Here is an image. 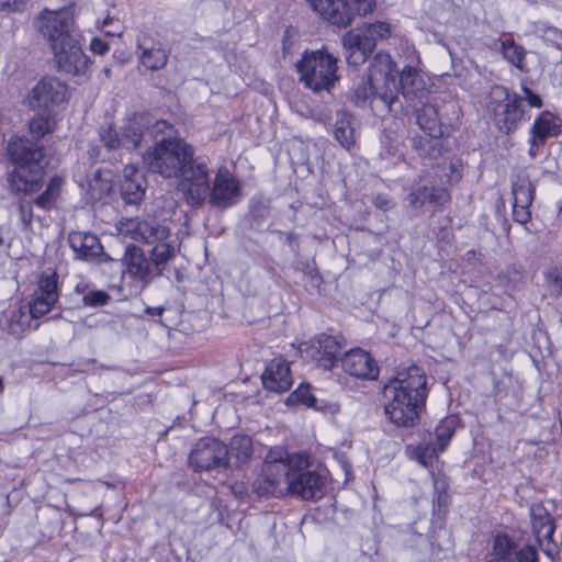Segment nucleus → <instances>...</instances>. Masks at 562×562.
Returning a JSON list of instances; mask_svg holds the SVG:
<instances>
[{
  "label": "nucleus",
  "instance_id": "1",
  "mask_svg": "<svg viewBox=\"0 0 562 562\" xmlns=\"http://www.w3.org/2000/svg\"><path fill=\"white\" fill-rule=\"evenodd\" d=\"M148 168L166 179L178 180V189L192 207H201L210 194L211 170L203 157H195L194 147L184 140L161 142L146 156Z\"/></svg>",
  "mask_w": 562,
  "mask_h": 562
},
{
  "label": "nucleus",
  "instance_id": "2",
  "mask_svg": "<svg viewBox=\"0 0 562 562\" xmlns=\"http://www.w3.org/2000/svg\"><path fill=\"white\" fill-rule=\"evenodd\" d=\"M384 413L397 427H414L427 398V376L417 366L401 370L383 389Z\"/></svg>",
  "mask_w": 562,
  "mask_h": 562
},
{
  "label": "nucleus",
  "instance_id": "3",
  "mask_svg": "<svg viewBox=\"0 0 562 562\" xmlns=\"http://www.w3.org/2000/svg\"><path fill=\"white\" fill-rule=\"evenodd\" d=\"M369 77L351 93L349 100L356 106L370 104L374 114L392 113L398 115L403 103L398 98L397 70L387 53L374 55L369 67Z\"/></svg>",
  "mask_w": 562,
  "mask_h": 562
},
{
  "label": "nucleus",
  "instance_id": "4",
  "mask_svg": "<svg viewBox=\"0 0 562 562\" xmlns=\"http://www.w3.org/2000/svg\"><path fill=\"white\" fill-rule=\"evenodd\" d=\"M8 158L13 168L8 172L7 182L13 194L31 195L43 188L48 160L38 140L12 138L8 144Z\"/></svg>",
  "mask_w": 562,
  "mask_h": 562
},
{
  "label": "nucleus",
  "instance_id": "5",
  "mask_svg": "<svg viewBox=\"0 0 562 562\" xmlns=\"http://www.w3.org/2000/svg\"><path fill=\"white\" fill-rule=\"evenodd\" d=\"M290 457L282 449L270 450L266 457L261 473L252 483V491L259 497H282L289 494L291 481Z\"/></svg>",
  "mask_w": 562,
  "mask_h": 562
},
{
  "label": "nucleus",
  "instance_id": "6",
  "mask_svg": "<svg viewBox=\"0 0 562 562\" xmlns=\"http://www.w3.org/2000/svg\"><path fill=\"white\" fill-rule=\"evenodd\" d=\"M295 66L300 81L316 93L329 92L338 80L337 58L327 52H305Z\"/></svg>",
  "mask_w": 562,
  "mask_h": 562
},
{
  "label": "nucleus",
  "instance_id": "7",
  "mask_svg": "<svg viewBox=\"0 0 562 562\" xmlns=\"http://www.w3.org/2000/svg\"><path fill=\"white\" fill-rule=\"evenodd\" d=\"M310 457L305 453H293L290 457L291 481L289 494L304 501H315L324 496L327 479L316 470H310Z\"/></svg>",
  "mask_w": 562,
  "mask_h": 562
},
{
  "label": "nucleus",
  "instance_id": "8",
  "mask_svg": "<svg viewBox=\"0 0 562 562\" xmlns=\"http://www.w3.org/2000/svg\"><path fill=\"white\" fill-rule=\"evenodd\" d=\"M147 113H135L116 131L112 125L101 126L99 136L104 146L110 149L125 148L134 150L146 144Z\"/></svg>",
  "mask_w": 562,
  "mask_h": 562
},
{
  "label": "nucleus",
  "instance_id": "9",
  "mask_svg": "<svg viewBox=\"0 0 562 562\" xmlns=\"http://www.w3.org/2000/svg\"><path fill=\"white\" fill-rule=\"evenodd\" d=\"M35 27L48 41L50 48L59 47L78 37L75 20L68 8L43 10L35 19Z\"/></svg>",
  "mask_w": 562,
  "mask_h": 562
},
{
  "label": "nucleus",
  "instance_id": "10",
  "mask_svg": "<svg viewBox=\"0 0 562 562\" xmlns=\"http://www.w3.org/2000/svg\"><path fill=\"white\" fill-rule=\"evenodd\" d=\"M312 9L330 24L347 27L357 15L373 11L375 0H307Z\"/></svg>",
  "mask_w": 562,
  "mask_h": 562
},
{
  "label": "nucleus",
  "instance_id": "11",
  "mask_svg": "<svg viewBox=\"0 0 562 562\" xmlns=\"http://www.w3.org/2000/svg\"><path fill=\"white\" fill-rule=\"evenodd\" d=\"M521 98L512 94L502 86H495L490 93V109L494 114L496 126L501 132L509 134L515 131L522 119Z\"/></svg>",
  "mask_w": 562,
  "mask_h": 562
},
{
  "label": "nucleus",
  "instance_id": "12",
  "mask_svg": "<svg viewBox=\"0 0 562 562\" xmlns=\"http://www.w3.org/2000/svg\"><path fill=\"white\" fill-rule=\"evenodd\" d=\"M189 464L195 471L225 469L228 467V448L216 438H201L191 449Z\"/></svg>",
  "mask_w": 562,
  "mask_h": 562
},
{
  "label": "nucleus",
  "instance_id": "13",
  "mask_svg": "<svg viewBox=\"0 0 562 562\" xmlns=\"http://www.w3.org/2000/svg\"><path fill=\"white\" fill-rule=\"evenodd\" d=\"M67 86L59 79L48 77L40 80L29 93V106L36 112H50L67 100Z\"/></svg>",
  "mask_w": 562,
  "mask_h": 562
},
{
  "label": "nucleus",
  "instance_id": "14",
  "mask_svg": "<svg viewBox=\"0 0 562 562\" xmlns=\"http://www.w3.org/2000/svg\"><path fill=\"white\" fill-rule=\"evenodd\" d=\"M240 198L239 182L226 168L218 169L213 180L211 179L206 201L214 207L227 209L237 204Z\"/></svg>",
  "mask_w": 562,
  "mask_h": 562
},
{
  "label": "nucleus",
  "instance_id": "15",
  "mask_svg": "<svg viewBox=\"0 0 562 562\" xmlns=\"http://www.w3.org/2000/svg\"><path fill=\"white\" fill-rule=\"evenodd\" d=\"M342 345L338 338L326 334H321L311 341L301 346V351L305 352L319 368L330 370L338 361V356Z\"/></svg>",
  "mask_w": 562,
  "mask_h": 562
},
{
  "label": "nucleus",
  "instance_id": "16",
  "mask_svg": "<svg viewBox=\"0 0 562 562\" xmlns=\"http://www.w3.org/2000/svg\"><path fill=\"white\" fill-rule=\"evenodd\" d=\"M493 554L488 562H538V552L535 547H520L507 535L495 537Z\"/></svg>",
  "mask_w": 562,
  "mask_h": 562
},
{
  "label": "nucleus",
  "instance_id": "17",
  "mask_svg": "<svg viewBox=\"0 0 562 562\" xmlns=\"http://www.w3.org/2000/svg\"><path fill=\"white\" fill-rule=\"evenodd\" d=\"M57 284L58 277L55 272L42 274L37 290L30 302V313L33 318L46 315L57 303L59 297Z\"/></svg>",
  "mask_w": 562,
  "mask_h": 562
},
{
  "label": "nucleus",
  "instance_id": "18",
  "mask_svg": "<svg viewBox=\"0 0 562 562\" xmlns=\"http://www.w3.org/2000/svg\"><path fill=\"white\" fill-rule=\"evenodd\" d=\"M52 50L60 71L68 75H83L87 71L89 59L83 54L78 37L71 40V43L59 45Z\"/></svg>",
  "mask_w": 562,
  "mask_h": 562
},
{
  "label": "nucleus",
  "instance_id": "19",
  "mask_svg": "<svg viewBox=\"0 0 562 562\" xmlns=\"http://www.w3.org/2000/svg\"><path fill=\"white\" fill-rule=\"evenodd\" d=\"M122 234L145 244H155L169 237V229L155 220H128L121 224Z\"/></svg>",
  "mask_w": 562,
  "mask_h": 562
},
{
  "label": "nucleus",
  "instance_id": "20",
  "mask_svg": "<svg viewBox=\"0 0 562 562\" xmlns=\"http://www.w3.org/2000/svg\"><path fill=\"white\" fill-rule=\"evenodd\" d=\"M416 117V124L425 132L426 135L432 138H440L443 134L441 123L438 117V112L430 98L426 102H416L413 104L403 105V111L398 114L407 115L409 112Z\"/></svg>",
  "mask_w": 562,
  "mask_h": 562
},
{
  "label": "nucleus",
  "instance_id": "21",
  "mask_svg": "<svg viewBox=\"0 0 562 562\" xmlns=\"http://www.w3.org/2000/svg\"><path fill=\"white\" fill-rule=\"evenodd\" d=\"M341 367L348 374L363 380H374L379 367L371 355L360 348L351 349L341 358Z\"/></svg>",
  "mask_w": 562,
  "mask_h": 562
},
{
  "label": "nucleus",
  "instance_id": "22",
  "mask_svg": "<svg viewBox=\"0 0 562 562\" xmlns=\"http://www.w3.org/2000/svg\"><path fill=\"white\" fill-rule=\"evenodd\" d=\"M391 34V25L386 22H374L360 29L347 32L344 42L356 45L363 50H374L379 40H384Z\"/></svg>",
  "mask_w": 562,
  "mask_h": 562
},
{
  "label": "nucleus",
  "instance_id": "23",
  "mask_svg": "<svg viewBox=\"0 0 562 562\" xmlns=\"http://www.w3.org/2000/svg\"><path fill=\"white\" fill-rule=\"evenodd\" d=\"M147 181L145 175L134 165H127L123 169L120 193L126 204H138L146 192Z\"/></svg>",
  "mask_w": 562,
  "mask_h": 562
},
{
  "label": "nucleus",
  "instance_id": "24",
  "mask_svg": "<svg viewBox=\"0 0 562 562\" xmlns=\"http://www.w3.org/2000/svg\"><path fill=\"white\" fill-rule=\"evenodd\" d=\"M266 390L284 393L292 386L293 380L289 362L283 358L272 359L261 376Z\"/></svg>",
  "mask_w": 562,
  "mask_h": 562
},
{
  "label": "nucleus",
  "instance_id": "25",
  "mask_svg": "<svg viewBox=\"0 0 562 562\" xmlns=\"http://www.w3.org/2000/svg\"><path fill=\"white\" fill-rule=\"evenodd\" d=\"M400 86L402 97L407 104L426 102V99L430 98L423 75L414 67L407 66L402 70Z\"/></svg>",
  "mask_w": 562,
  "mask_h": 562
},
{
  "label": "nucleus",
  "instance_id": "26",
  "mask_svg": "<svg viewBox=\"0 0 562 562\" xmlns=\"http://www.w3.org/2000/svg\"><path fill=\"white\" fill-rule=\"evenodd\" d=\"M68 241L78 259L89 260L98 257L102 251L99 238L91 233L71 232Z\"/></svg>",
  "mask_w": 562,
  "mask_h": 562
},
{
  "label": "nucleus",
  "instance_id": "27",
  "mask_svg": "<svg viewBox=\"0 0 562 562\" xmlns=\"http://www.w3.org/2000/svg\"><path fill=\"white\" fill-rule=\"evenodd\" d=\"M408 204L415 209L422 207L426 202L442 206L450 201V194L443 188L424 184L413 190L407 196Z\"/></svg>",
  "mask_w": 562,
  "mask_h": 562
},
{
  "label": "nucleus",
  "instance_id": "28",
  "mask_svg": "<svg viewBox=\"0 0 562 562\" xmlns=\"http://www.w3.org/2000/svg\"><path fill=\"white\" fill-rule=\"evenodd\" d=\"M148 125L146 126V144L154 142L155 146L150 147L143 156L144 162L146 164V156L153 151H156L161 142L168 140H181L180 138L173 137V125L165 120H155L150 114L147 113Z\"/></svg>",
  "mask_w": 562,
  "mask_h": 562
},
{
  "label": "nucleus",
  "instance_id": "29",
  "mask_svg": "<svg viewBox=\"0 0 562 562\" xmlns=\"http://www.w3.org/2000/svg\"><path fill=\"white\" fill-rule=\"evenodd\" d=\"M127 272L135 279L145 283L151 280V269L143 250L136 246H128L123 258Z\"/></svg>",
  "mask_w": 562,
  "mask_h": 562
},
{
  "label": "nucleus",
  "instance_id": "30",
  "mask_svg": "<svg viewBox=\"0 0 562 562\" xmlns=\"http://www.w3.org/2000/svg\"><path fill=\"white\" fill-rule=\"evenodd\" d=\"M355 122L353 115L346 111H339L336 114L334 137L347 150H351L357 144Z\"/></svg>",
  "mask_w": 562,
  "mask_h": 562
},
{
  "label": "nucleus",
  "instance_id": "31",
  "mask_svg": "<svg viewBox=\"0 0 562 562\" xmlns=\"http://www.w3.org/2000/svg\"><path fill=\"white\" fill-rule=\"evenodd\" d=\"M496 49L502 54L503 58L519 69L521 72H529L527 64V55L529 54L521 45L517 44L512 37L506 36L498 41Z\"/></svg>",
  "mask_w": 562,
  "mask_h": 562
},
{
  "label": "nucleus",
  "instance_id": "32",
  "mask_svg": "<svg viewBox=\"0 0 562 562\" xmlns=\"http://www.w3.org/2000/svg\"><path fill=\"white\" fill-rule=\"evenodd\" d=\"M453 435V429L451 423L448 420H442L435 430L436 441L434 443V448L430 451L428 447L419 446L417 448L418 461L427 465L426 458H431L432 453L442 452L450 442V439Z\"/></svg>",
  "mask_w": 562,
  "mask_h": 562
},
{
  "label": "nucleus",
  "instance_id": "33",
  "mask_svg": "<svg viewBox=\"0 0 562 562\" xmlns=\"http://www.w3.org/2000/svg\"><path fill=\"white\" fill-rule=\"evenodd\" d=\"M532 531L541 544L542 539H552L555 526L549 513L540 505L530 509Z\"/></svg>",
  "mask_w": 562,
  "mask_h": 562
},
{
  "label": "nucleus",
  "instance_id": "34",
  "mask_svg": "<svg viewBox=\"0 0 562 562\" xmlns=\"http://www.w3.org/2000/svg\"><path fill=\"white\" fill-rule=\"evenodd\" d=\"M65 180L60 176L50 178L45 190L33 200L34 204L44 211L56 207Z\"/></svg>",
  "mask_w": 562,
  "mask_h": 562
},
{
  "label": "nucleus",
  "instance_id": "35",
  "mask_svg": "<svg viewBox=\"0 0 562 562\" xmlns=\"http://www.w3.org/2000/svg\"><path fill=\"white\" fill-rule=\"evenodd\" d=\"M559 124L554 115L549 112H542L533 122L531 126V135L539 139L540 144H544L550 137L558 134Z\"/></svg>",
  "mask_w": 562,
  "mask_h": 562
},
{
  "label": "nucleus",
  "instance_id": "36",
  "mask_svg": "<svg viewBox=\"0 0 562 562\" xmlns=\"http://www.w3.org/2000/svg\"><path fill=\"white\" fill-rule=\"evenodd\" d=\"M137 48L142 50L140 63L150 70H158L162 68L168 60L166 50L161 47H148L137 38Z\"/></svg>",
  "mask_w": 562,
  "mask_h": 562
},
{
  "label": "nucleus",
  "instance_id": "37",
  "mask_svg": "<svg viewBox=\"0 0 562 562\" xmlns=\"http://www.w3.org/2000/svg\"><path fill=\"white\" fill-rule=\"evenodd\" d=\"M228 448V461L235 459V464L247 462L252 456V441L249 436H234Z\"/></svg>",
  "mask_w": 562,
  "mask_h": 562
},
{
  "label": "nucleus",
  "instance_id": "38",
  "mask_svg": "<svg viewBox=\"0 0 562 562\" xmlns=\"http://www.w3.org/2000/svg\"><path fill=\"white\" fill-rule=\"evenodd\" d=\"M55 127V116L54 113L50 112H37V115H35L29 123L30 133L37 139L53 133Z\"/></svg>",
  "mask_w": 562,
  "mask_h": 562
},
{
  "label": "nucleus",
  "instance_id": "39",
  "mask_svg": "<svg viewBox=\"0 0 562 562\" xmlns=\"http://www.w3.org/2000/svg\"><path fill=\"white\" fill-rule=\"evenodd\" d=\"M413 147L419 156L436 158L440 155L441 144L439 138L413 137Z\"/></svg>",
  "mask_w": 562,
  "mask_h": 562
},
{
  "label": "nucleus",
  "instance_id": "40",
  "mask_svg": "<svg viewBox=\"0 0 562 562\" xmlns=\"http://www.w3.org/2000/svg\"><path fill=\"white\" fill-rule=\"evenodd\" d=\"M535 187L525 178H519L513 183L514 204L531 205Z\"/></svg>",
  "mask_w": 562,
  "mask_h": 562
},
{
  "label": "nucleus",
  "instance_id": "41",
  "mask_svg": "<svg viewBox=\"0 0 562 562\" xmlns=\"http://www.w3.org/2000/svg\"><path fill=\"white\" fill-rule=\"evenodd\" d=\"M175 257V247L165 240L155 243L150 252V259L157 269Z\"/></svg>",
  "mask_w": 562,
  "mask_h": 562
},
{
  "label": "nucleus",
  "instance_id": "42",
  "mask_svg": "<svg viewBox=\"0 0 562 562\" xmlns=\"http://www.w3.org/2000/svg\"><path fill=\"white\" fill-rule=\"evenodd\" d=\"M286 403H301L308 407H315L316 398L311 393V386L308 384H301L295 391H293L289 395Z\"/></svg>",
  "mask_w": 562,
  "mask_h": 562
},
{
  "label": "nucleus",
  "instance_id": "43",
  "mask_svg": "<svg viewBox=\"0 0 562 562\" xmlns=\"http://www.w3.org/2000/svg\"><path fill=\"white\" fill-rule=\"evenodd\" d=\"M381 143L387 156L396 157L402 155V139L394 132L384 130Z\"/></svg>",
  "mask_w": 562,
  "mask_h": 562
},
{
  "label": "nucleus",
  "instance_id": "44",
  "mask_svg": "<svg viewBox=\"0 0 562 562\" xmlns=\"http://www.w3.org/2000/svg\"><path fill=\"white\" fill-rule=\"evenodd\" d=\"M111 296L103 290L91 289L82 296V303L87 307H100L110 301Z\"/></svg>",
  "mask_w": 562,
  "mask_h": 562
},
{
  "label": "nucleus",
  "instance_id": "45",
  "mask_svg": "<svg viewBox=\"0 0 562 562\" xmlns=\"http://www.w3.org/2000/svg\"><path fill=\"white\" fill-rule=\"evenodd\" d=\"M342 45L348 52L346 59L349 65L358 66L363 64L368 56L372 53V50H363L361 47L349 45L344 41Z\"/></svg>",
  "mask_w": 562,
  "mask_h": 562
},
{
  "label": "nucleus",
  "instance_id": "46",
  "mask_svg": "<svg viewBox=\"0 0 562 562\" xmlns=\"http://www.w3.org/2000/svg\"><path fill=\"white\" fill-rule=\"evenodd\" d=\"M34 201H21L19 203V217L24 226L29 227L33 221Z\"/></svg>",
  "mask_w": 562,
  "mask_h": 562
},
{
  "label": "nucleus",
  "instance_id": "47",
  "mask_svg": "<svg viewBox=\"0 0 562 562\" xmlns=\"http://www.w3.org/2000/svg\"><path fill=\"white\" fill-rule=\"evenodd\" d=\"M89 188L92 192V195H98L101 198L103 194L108 193L111 190V182L109 179H91L89 181Z\"/></svg>",
  "mask_w": 562,
  "mask_h": 562
},
{
  "label": "nucleus",
  "instance_id": "48",
  "mask_svg": "<svg viewBox=\"0 0 562 562\" xmlns=\"http://www.w3.org/2000/svg\"><path fill=\"white\" fill-rule=\"evenodd\" d=\"M513 216L517 223L526 224L531 216L530 205L513 204Z\"/></svg>",
  "mask_w": 562,
  "mask_h": 562
},
{
  "label": "nucleus",
  "instance_id": "49",
  "mask_svg": "<svg viewBox=\"0 0 562 562\" xmlns=\"http://www.w3.org/2000/svg\"><path fill=\"white\" fill-rule=\"evenodd\" d=\"M521 91L524 93V97H520L521 100H526L527 103L532 108H541L542 106V99L540 95L535 93L530 88H528L525 83L521 85Z\"/></svg>",
  "mask_w": 562,
  "mask_h": 562
},
{
  "label": "nucleus",
  "instance_id": "50",
  "mask_svg": "<svg viewBox=\"0 0 562 562\" xmlns=\"http://www.w3.org/2000/svg\"><path fill=\"white\" fill-rule=\"evenodd\" d=\"M548 279L552 290L557 293H562V268H554L548 274Z\"/></svg>",
  "mask_w": 562,
  "mask_h": 562
},
{
  "label": "nucleus",
  "instance_id": "51",
  "mask_svg": "<svg viewBox=\"0 0 562 562\" xmlns=\"http://www.w3.org/2000/svg\"><path fill=\"white\" fill-rule=\"evenodd\" d=\"M29 0H0V8L9 11L22 10Z\"/></svg>",
  "mask_w": 562,
  "mask_h": 562
},
{
  "label": "nucleus",
  "instance_id": "52",
  "mask_svg": "<svg viewBox=\"0 0 562 562\" xmlns=\"http://www.w3.org/2000/svg\"><path fill=\"white\" fill-rule=\"evenodd\" d=\"M90 49L94 54L104 55L109 52L110 47L105 41H103L99 37H93L90 43Z\"/></svg>",
  "mask_w": 562,
  "mask_h": 562
},
{
  "label": "nucleus",
  "instance_id": "53",
  "mask_svg": "<svg viewBox=\"0 0 562 562\" xmlns=\"http://www.w3.org/2000/svg\"><path fill=\"white\" fill-rule=\"evenodd\" d=\"M373 204L382 211H387L394 206L393 201L385 194H378L373 199Z\"/></svg>",
  "mask_w": 562,
  "mask_h": 562
},
{
  "label": "nucleus",
  "instance_id": "54",
  "mask_svg": "<svg viewBox=\"0 0 562 562\" xmlns=\"http://www.w3.org/2000/svg\"><path fill=\"white\" fill-rule=\"evenodd\" d=\"M543 37L546 41H549L552 43H559L562 41V31H560L553 26L547 27L543 31Z\"/></svg>",
  "mask_w": 562,
  "mask_h": 562
},
{
  "label": "nucleus",
  "instance_id": "55",
  "mask_svg": "<svg viewBox=\"0 0 562 562\" xmlns=\"http://www.w3.org/2000/svg\"><path fill=\"white\" fill-rule=\"evenodd\" d=\"M547 543L543 546L540 544L542 548V551L546 555H548L550 559H553L554 555L558 553L557 546L551 541L552 539H546Z\"/></svg>",
  "mask_w": 562,
  "mask_h": 562
},
{
  "label": "nucleus",
  "instance_id": "56",
  "mask_svg": "<svg viewBox=\"0 0 562 562\" xmlns=\"http://www.w3.org/2000/svg\"><path fill=\"white\" fill-rule=\"evenodd\" d=\"M540 145L541 144H540L539 139L532 136L531 139H530V148H529V151H528V154H529V156L531 158H535L537 156L538 148H539Z\"/></svg>",
  "mask_w": 562,
  "mask_h": 562
},
{
  "label": "nucleus",
  "instance_id": "57",
  "mask_svg": "<svg viewBox=\"0 0 562 562\" xmlns=\"http://www.w3.org/2000/svg\"><path fill=\"white\" fill-rule=\"evenodd\" d=\"M164 311H165V307H162V306H156V307L147 306L145 308V313L149 316H161Z\"/></svg>",
  "mask_w": 562,
  "mask_h": 562
},
{
  "label": "nucleus",
  "instance_id": "58",
  "mask_svg": "<svg viewBox=\"0 0 562 562\" xmlns=\"http://www.w3.org/2000/svg\"><path fill=\"white\" fill-rule=\"evenodd\" d=\"M91 290L89 288V284L86 283V282H79L76 286H75V292L78 293V294H82V296L85 295V293H87V291Z\"/></svg>",
  "mask_w": 562,
  "mask_h": 562
},
{
  "label": "nucleus",
  "instance_id": "59",
  "mask_svg": "<svg viewBox=\"0 0 562 562\" xmlns=\"http://www.w3.org/2000/svg\"><path fill=\"white\" fill-rule=\"evenodd\" d=\"M103 176H104V173H103L102 171L97 170V171L94 172V175H93V178H92V179H98V181H99V180L104 179V178H103Z\"/></svg>",
  "mask_w": 562,
  "mask_h": 562
},
{
  "label": "nucleus",
  "instance_id": "60",
  "mask_svg": "<svg viewBox=\"0 0 562 562\" xmlns=\"http://www.w3.org/2000/svg\"><path fill=\"white\" fill-rule=\"evenodd\" d=\"M113 19L111 16H106L102 22V27H105L112 23Z\"/></svg>",
  "mask_w": 562,
  "mask_h": 562
},
{
  "label": "nucleus",
  "instance_id": "61",
  "mask_svg": "<svg viewBox=\"0 0 562 562\" xmlns=\"http://www.w3.org/2000/svg\"><path fill=\"white\" fill-rule=\"evenodd\" d=\"M3 391V381H2V378L0 376V393Z\"/></svg>",
  "mask_w": 562,
  "mask_h": 562
},
{
  "label": "nucleus",
  "instance_id": "62",
  "mask_svg": "<svg viewBox=\"0 0 562 562\" xmlns=\"http://www.w3.org/2000/svg\"><path fill=\"white\" fill-rule=\"evenodd\" d=\"M106 34L114 35V34H115V32L106 31Z\"/></svg>",
  "mask_w": 562,
  "mask_h": 562
}]
</instances>
